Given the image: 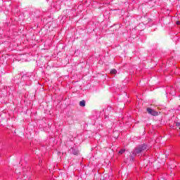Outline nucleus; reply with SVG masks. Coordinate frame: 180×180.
Here are the masks:
<instances>
[{
	"instance_id": "nucleus-1",
	"label": "nucleus",
	"mask_w": 180,
	"mask_h": 180,
	"mask_svg": "<svg viewBox=\"0 0 180 180\" xmlns=\"http://www.w3.org/2000/svg\"><path fill=\"white\" fill-rule=\"evenodd\" d=\"M147 150V146L146 145H141V146L136 148L135 149V151L133 152L134 155H139V154H141L143 151H146Z\"/></svg>"
},
{
	"instance_id": "nucleus-2",
	"label": "nucleus",
	"mask_w": 180,
	"mask_h": 180,
	"mask_svg": "<svg viewBox=\"0 0 180 180\" xmlns=\"http://www.w3.org/2000/svg\"><path fill=\"white\" fill-rule=\"evenodd\" d=\"M146 110L148 113H149V115H151L152 116H158V112L154 110L152 108H148Z\"/></svg>"
},
{
	"instance_id": "nucleus-3",
	"label": "nucleus",
	"mask_w": 180,
	"mask_h": 180,
	"mask_svg": "<svg viewBox=\"0 0 180 180\" xmlns=\"http://www.w3.org/2000/svg\"><path fill=\"white\" fill-rule=\"evenodd\" d=\"M86 101L84 100L79 102V106H82V108L85 107Z\"/></svg>"
},
{
	"instance_id": "nucleus-4",
	"label": "nucleus",
	"mask_w": 180,
	"mask_h": 180,
	"mask_svg": "<svg viewBox=\"0 0 180 180\" xmlns=\"http://www.w3.org/2000/svg\"><path fill=\"white\" fill-rule=\"evenodd\" d=\"M125 151H126V149H124V148L121 149V150L118 152L119 155H122V154H123Z\"/></svg>"
},
{
	"instance_id": "nucleus-5",
	"label": "nucleus",
	"mask_w": 180,
	"mask_h": 180,
	"mask_svg": "<svg viewBox=\"0 0 180 180\" xmlns=\"http://www.w3.org/2000/svg\"><path fill=\"white\" fill-rule=\"evenodd\" d=\"M110 74H112V75L117 74V70H116L115 69H112L110 70Z\"/></svg>"
},
{
	"instance_id": "nucleus-6",
	"label": "nucleus",
	"mask_w": 180,
	"mask_h": 180,
	"mask_svg": "<svg viewBox=\"0 0 180 180\" xmlns=\"http://www.w3.org/2000/svg\"><path fill=\"white\" fill-rule=\"evenodd\" d=\"M176 127L178 130H180V122H176Z\"/></svg>"
},
{
	"instance_id": "nucleus-7",
	"label": "nucleus",
	"mask_w": 180,
	"mask_h": 180,
	"mask_svg": "<svg viewBox=\"0 0 180 180\" xmlns=\"http://www.w3.org/2000/svg\"><path fill=\"white\" fill-rule=\"evenodd\" d=\"M129 160H130V161H134V158L133 157V155H130L129 156Z\"/></svg>"
},
{
	"instance_id": "nucleus-8",
	"label": "nucleus",
	"mask_w": 180,
	"mask_h": 180,
	"mask_svg": "<svg viewBox=\"0 0 180 180\" xmlns=\"http://www.w3.org/2000/svg\"><path fill=\"white\" fill-rule=\"evenodd\" d=\"M176 25H180V22L179 21H176Z\"/></svg>"
}]
</instances>
